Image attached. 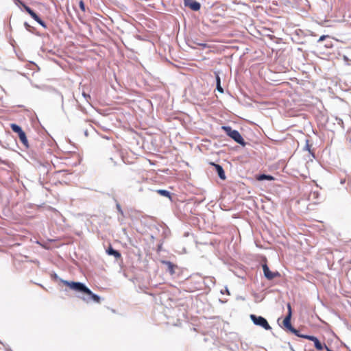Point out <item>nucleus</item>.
<instances>
[{
    "instance_id": "obj_1",
    "label": "nucleus",
    "mask_w": 351,
    "mask_h": 351,
    "mask_svg": "<svg viewBox=\"0 0 351 351\" xmlns=\"http://www.w3.org/2000/svg\"><path fill=\"white\" fill-rule=\"evenodd\" d=\"M221 129L237 143L243 146L245 145L244 139L237 130H233L230 126H222Z\"/></svg>"
},
{
    "instance_id": "obj_2",
    "label": "nucleus",
    "mask_w": 351,
    "mask_h": 351,
    "mask_svg": "<svg viewBox=\"0 0 351 351\" xmlns=\"http://www.w3.org/2000/svg\"><path fill=\"white\" fill-rule=\"evenodd\" d=\"M63 283L68 287H69L71 289L80 292L82 294H85V293H89L90 289L85 286L84 284L80 282H69L66 280H63Z\"/></svg>"
},
{
    "instance_id": "obj_3",
    "label": "nucleus",
    "mask_w": 351,
    "mask_h": 351,
    "mask_svg": "<svg viewBox=\"0 0 351 351\" xmlns=\"http://www.w3.org/2000/svg\"><path fill=\"white\" fill-rule=\"evenodd\" d=\"M10 127H11L12 130H13V132H14L19 134V139H20L21 142L23 143V145L26 148H28L29 147L28 141H27L26 134L24 132V131L22 130V128L19 125H18L15 123H12L10 125Z\"/></svg>"
},
{
    "instance_id": "obj_4",
    "label": "nucleus",
    "mask_w": 351,
    "mask_h": 351,
    "mask_svg": "<svg viewBox=\"0 0 351 351\" xmlns=\"http://www.w3.org/2000/svg\"><path fill=\"white\" fill-rule=\"evenodd\" d=\"M287 314L282 322V326L285 330L289 332H295V328L291 324V319L292 315L291 306L289 303L287 304Z\"/></svg>"
},
{
    "instance_id": "obj_5",
    "label": "nucleus",
    "mask_w": 351,
    "mask_h": 351,
    "mask_svg": "<svg viewBox=\"0 0 351 351\" xmlns=\"http://www.w3.org/2000/svg\"><path fill=\"white\" fill-rule=\"evenodd\" d=\"M250 318L255 325L263 327L265 330H271V328L268 324L267 319L262 316L251 315Z\"/></svg>"
},
{
    "instance_id": "obj_6",
    "label": "nucleus",
    "mask_w": 351,
    "mask_h": 351,
    "mask_svg": "<svg viewBox=\"0 0 351 351\" xmlns=\"http://www.w3.org/2000/svg\"><path fill=\"white\" fill-rule=\"evenodd\" d=\"M184 6L185 8H189L192 11H199L201 8L200 3L197 2L195 0H182Z\"/></svg>"
},
{
    "instance_id": "obj_7",
    "label": "nucleus",
    "mask_w": 351,
    "mask_h": 351,
    "mask_svg": "<svg viewBox=\"0 0 351 351\" xmlns=\"http://www.w3.org/2000/svg\"><path fill=\"white\" fill-rule=\"evenodd\" d=\"M263 270L265 277L268 280H272L276 277L280 276V274L278 271H271L266 264L263 265Z\"/></svg>"
},
{
    "instance_id": "obj_8",
    "label": "nucleus",
    "mask_w": 351,
    "mask_h": 351,
    "mask_svg": "<svg viewBox=\"0 0 351 351\" xmlns=\"http://www.w3.org/2000/svg\"><path fill=\"white\" fill-rule=\"evenodd\" d=\"M82 299L86 302H89L91 300L97 303H99L100 302L99 296L93 293L90 290L89 293H85L84 295L82 297Z\"/></svg>"
},
{
    "instance_id": "obj_9",
    "label": "nucleus",
    "mask_w": 351,
    "mask_h": 351,
    "mask_svg": "<svg viewBox=\"0 0 351 351\" xmlns=\"http://www.w3.org/2000/svg\"><path fill=\"white\" fill-rule=\"evenodd\" d=\"M302 338L310 340L311 341H313L315 347L317 350H323L324 346L322 345V343L319 341V340L316 337L308 335V336H302Z\"/></svg>"
},
{
    "instance_id": "obj_10",
    "label": "nucleus",
    "mask_w": 351,
    "mask_h": 351,
    "mask_svg": "<svg viewBox=\"0 0 351 351\" xmlns=\"http://www.w3.org/2000/svg\"><path fill=\"white\" fill-rule=\"evenodd\" d=\"M210 164L213 166H214L216 172L217 173L219 177L223 180H226V177L225 172H224L223 167L221 165H219L218 164H215L213 162H211Z\"/></svg>"
},
{
    "instance_id": "obj_11",
    "label": "nucleus",
    "mask_w": 351,
    "mask_h": 351,
    "mask_svg": "<svg viewBox=\"0 0 351 351\" xmlns=\"http://www.w3.org/2000/svg\"><path fill=\"white\" fill-rule=\"evenodd\" d=\"M106 252L108 255L114 256L117 258L121 257V254L118 251L113 249L111 246L107 249Z\"/></svg>"
},
{
    "instance_id": "obj_12",
    "label": "nucleus",
    "mask_w": 351,
    "mask_h": 351,
    "mask_svg": "<svg viewBox=\"0 0 351 351\" xmlns=\"http://www.w3.org/2000/svg\"><path fill=\"white\" fill-rule=\"evenodd\" d=\"M217 90L221 93H223V89L221 86V80L218 74L216 75Z\"/></svg>"
},
{
    "instance_id": "obj_13",
    "label": "nucleus",
    "mask_w": 351,
    "mask_h": 351,
    "mask_svg": "<svg viewBox=\"0 0 351 351\" xmlns=\"http://www.w3.org/2000/svg\"><path fill=\"white\" fill-rule=\"evenodd\" d=\"M156 193L162 196H165L171 199L169 191L163 189H159L156 191Z\"/></svg>"
},
{
    "instance_id": "obj_14",
    "label": "nucleus",
    "mask_w": 351,
    "mask_h": 351,
    "mask_svg": "<svg viewBox=\"0 0 351 351\" xmlns=\"http://www.w3.org/2000/svg\"><path fill=\"white\" fill-rule=\"evenodd\" d=\"M258 180H274V178L269 175L261 174L258 177Z\"/></svg>"
},
{
    "instance_id": "obj_15",
    "label": "nucleus",
    "mask_w": 351,
    "mask_h": 351,
    "mask_svg": "<svg viewBox=\"0 0 351 351\" xmlns=\"http://www.w3.org/2000/svg\"><path fill=\"white\" fill-rule=\"evenodd\" d=\"M30 16L36 21H38V20L40 21V17L34 12H33L32 13H31Z\"/></svg>"
},
{
    "instance_id": "obj_16",
    "label": "nucleus",
    "mask_w": 351,
    "mask_h": 351,
    "mask_svg": "<svg viewBox=\"0 0 351 351\" xmlns=\"http://www.w3.org/2000/svg\"><path fill=\"white\" fill-rule=\"evenodd\" d=\"M292 333H293L294 335H295L296 336L299 337H302V336H308L307 335H302L300 333L299 330H296L295 328V332H291Z\"/></svg>"
},
{
    "instance_id": "obj_17",
    "label": "nucleus",
    "mask_w": 351,
    "mask_h": 351,
    "mask_svg": "<svg viewBox=\"0 0 351 351\" xmlns=\"http://www.w3.org/2000/svg\"><path fill=\"white\" fill-rule=\"evenodd\" d=\"M25 10L27 11V12L30 15L31 13H32L34 11L28 6L23 4Z\"/></svg>"
},
{
    "instance_id": "obj_18",
    "label": "nucleus",
    "mask_w": 351,
    "mask_h": 351,
    "mask_svg": "<svg viewBox=\"0 0 351 351\" xmlns=\"http://www.w3.org/2000/svg\"><path fill=\"white\" fill-rule=\"evenodd\" d=\"M25 10L27 11V12L30 15L31 13H32L34 11L28 6L23 4Z\"/></svg>"
},
{
    "instance_id": "obj_19",
    "label": "nucleus",
    "mask_w": 351,
    "mask_h": 351,
    "mask_svg": "<svg viewBox=\"0 0 351 351\" xmlns=\"http://www.w3.org/2000/svg\"><path fill=\"white\" fill-rule=\"evenodd\" d=\"M326 38H329V36L328 35H323L322 36L319 37V38L317 40V43H321L322 42L323 40H324Z\"/></svg>"
},
{
    "instance_id": "obj_20",
    "label": "nucleus",
    "mask_w": 351,
    "mask_h": 351,
    "mask_svg": "<svg viewBox=\"0 0 351 351\" xmlns=\"http://www.w3.org/2000/svg\"><path fill=\"white\" fill-rule=\"evenodd\" d=\"M80 8L83 12L85 11V5L82 1H80Z\"/></svg>"
},
{
    "instance_id": "obj_21",
    "label": "nucleus",
    "mask_w": 351,
    "mask_h": 351,
    "mask_svg": "<svg viewBox=\"0 0 351 351\" xmlns=\"http://www.w3.org/2000/svg\"><path fill=\"white\" fill-rule=\"evenodd\" d=\"M40 25H41L43 27H46V24L45 23L42 21L40 19V21L38 20V21H37Z\"/></svg>"
},
{
    "instance_id": "obj_22",
    "label": "nucleus",
    "mask_w": 351,
    "mask_h": 351,
    "mask_svg": "<svg viewBox=\"0 0 351 351\" xmlns=\"http://www.w3.org/2000/svg\"><path fill=\"white\" fill-rule=\"evenodd\" d=\"M82 95H83L84 97L86 99V100H87V101H88V99H90V95H87V94H86L85 93H83V94H82Z\"/></svg>"
},
{
    "instance_id": "obj_23",
    "label": "nucleus",
    "mask_w": 351,
    "mask_h": 351,
    "mask_svg": "<svg viewBox=\"0 0 351 351\" xmlns=\"http://www.w3.org/2000/svg\"><path fill=\"white\" fill-rule=\"evenodd\" d=\"M169 269L171 273L173 272V265L169 263Z\"/></svg>"
},
{
    "instance_id": "obj_24",
    "label": "nucleus",
    "mask_w": 351,
    "mask_h": 351,
    "mask_svg": "<svg viewBox=\"0 0 351 351\" xmlns=\"http://www.w3.org/2000/svg\"><path fill=\"white\" fill-rule=\"evenodd\" d=\"M117 210L122 213V210H121V206L118 204H117Z\"/></svg>"
},
{
    "instance_id": "obj_25",
    "label": "nucleus",
    "mask_w": 351,
    "mask_h": 351,
    "mask_svg": "<svg viewBox=\"0 0 351 351\" xmlns=\"http://www.w3.org/2000/svg\"><path fill=\"white\" fill-rule=\"evenodd\" d=\"M116 157H113V156H111L110 157V160L114 163V164H116V162L114 161V158Z\"/></svg>"
},
{
    "instance_id": "obj_26",
    "label": "nucleus",
    "mask_w": 351,
    "mask_h": 351,
    "mask_svg": "<svg viewBox=\"0 0 351 351\" xmlns=\"http://www.w3.org/2000/svg\"><path fill=\"white\" fill-rule=\"evenodd\" d=\"M310 147H311V145L307 143L305 148H306V149H307L310 152Z\"/></svg>"
},
{
    "instance_id": "obj_27",
    "label": "nucleus",
    "mask_w": 351,
    "mask_h": 351,
    "mask_svg": "<svg viewBox=\"0 0 351 351\" xmlns=\"http://www.w3.org/2000/svg\"><path fill=\"white\" fill-rule=\"evenodd\" d=\"M114 149H115V151L117 152V156L119 157V154L118 153V150L116 149V147H114Z\"/></svg>"
},
{
    "instance_id": "obj_28",
    "label": "nucleus",
    "mask_w": 351,
    "mask_h": 351,
    "mask_svg": "<svg viewBox=\"0 0 351 351\" xmlns=\"http://www.w3.org/2000/svg\"><path fill=\"white\" fill-rule=\"evenodd\" d=\"M25 25L26 27H28V26H29V25H28L27 23H25Z\"/></svg>"
}]
</instances>
